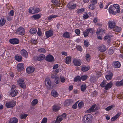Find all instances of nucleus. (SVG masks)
I'll list each match as a JSON object with an SVG mask.
<instances>
[{
  "label": "nucleus",
  "instance_id": "f257e3e1",
  "mask_svg": "<svg viewBox=\"0 0 123 123\" xmlns=\"http://www.w3.org/2000/svg\"><path fill=\"white\" fill-rule=\"evenodd\" d=\"M83 118L84 123H91L92 116L91 114L86 115L84 116Z\"/></svg>",
  "mask_w": 123,
  "mask_h": 123
},
{
  "label": "nucleus",
  "instance_id": "f03ea898",
  "mask_svg": "<svg viewBox=\"0 0 123 123\" xmlns=\"http://www.w3.org/2000/svg\"><path fill=\"white\" fill-rule=\"evenodd\" d=\"M40 10L39 8L33 6L30 7L28 9V11L30 13L34 14L38 13Z\"/></svg>",
  "mask_w": 123,
  "mask_h": 123
},
{
  "label": "nucleus",
  "instance_id": "7ed1b4c3",
  "mask_svg": "<svg viewBox=\"0 0 123 123\" xmlns=\"http://www.w3.org/2000/svg\"><path fill=\"white\" fill-rule=\"evenodd\" d=\"M45 83L48 90L52 89L53 88V87L51 86L50 80L49 79L47 78L45 79Z\"/></svg>",
  "mask_w": 123,
  "mask_h": 123
},
{
  "label": "nucleus",
  "instance_id": "20e7f679",
  "mask_svg": "<svg viewBox=\"0 0 123 123\" xmlns=\"http://www.w3.org/2000/svg\"><path fill=\"white\" fill-rule=\"evenodd\" d=\"M76 7V4L72 2H69L67 5V7L68 9L70 10L75 9Z\"/></svg>",
  "mask_w": 123,
  "mask_h": 123
},
{
  "label": "nucleus",
  "instance_id": "39448f33",
  "mask_svg": "<svg viewBox=\"0 0 123 123\" xmlns=\"http://www.w3.org/2000/svg\"><path fill=\"white\" fill-rule=\"evenodd\" d=\"M20 54L21 55L25 58H27L28 56L27 51L24 49H22L20 51Z\"/></svg>",
  "mask_w": 123,
  "mask_h": 123
},
{
  "label": "nucleus",
  "instance_id": "423d86ee",
  "mask_svg": "<svg viewBox=\"0 0 123 123\" xmlns=\"http://www.w3.org/2000/svg\"><path fill=\"white\" fill-rule=\"evenodd\" d=\"M15 105V104L13 101L8 102L6 104V107L8 108L13 107Z\"/></svg>",
  "mask_w": 123,
  "mask_h": 123
},
{
  "label": "nucleus",
  "instance_id": "0eeeda50",
  "mask_svg": "<svg viewBox=\"0 0 123 123\" xmlns=\"http://www.w3.org/2000/svg\"><path fill=\"white\" fill-rule=\"evenodd\" d=\"M74 65L76 66H78L81 65V61L78 59H74L73 60Z\"/></svg>",
  "mask_w": 123,
  "mask_h": 123
},
{
  "label": "nucleus",
  "instance_id": "6e6552de",
  "mask_svg": "<svg viewBox=\"0 0 123 123\" xmlns=\"http://www.w3.org/2000/svg\"><path fill=\"white\" fill-rule=\"evenodd\" d=\"M46 61L49 62H52L54 61V57L50 55H47L45 58Z\"/></svg>",
  "mask_w": 123,
  "mask_h": 123
},
{
  "label": "nucleus",
  "instance_id": "1a4fd4ad",
  "mask_svg": "<svg viewBox=\"0 0 123 123\" xmlns=\"http://www.w3.org/2000/svg\"><path fill=\"white\" fill-rule=\"evenodd\" d=\"M9 42L12 44H17L19 43V40L18 39L15 38L10 39L9 40Z\"/></svg>",
  "mask_w": 123,
  "mask_h": 123
},
{
  "label": "nucleus",
  "instance_id": "9d476101",
  "mask_svg": "<svg viewBox=\"0 0 123 123\" xmlns=\"http://www.w3.org/2000/svg\"><path fill=\"white\" fill-rule=\"evenodd\" d=\"M108 25L110 29L114 28L115 26V23L114 21H109L108 22Z\"/></svg>",
  "mask_w": 123,
  "mask_h": 123
},
{
  "label": "nucleus",
  "instance_id": "9b49d317",
  "mask_svg": "<svg viewBox=\"0 0 123 123\" xmlns=\"http://www.w3.org/2000/svg\"><path fill=\"white\" fill-rule=\"evenodd\" d=\"M18 83L19 85L22 88H23L25 86V85L24 82V80L20 79L18 81Z\"/></svg>",
  "mask_w": 123,
  "mask_h": 123
},
{
  "label": "nucleus",
  "instance_id": "f8f14e48",
  "mask_svg": "<svg viewBox=\"0 0 123 123\" xmlns=\"http://www.w3.org/2000/svg\"><path fill=\"white\" fill-rule=\"evenodd\" d=\"M98 49L99 51L101 52H104L106 49V47L104 45H102L99 46Z\"/></svg>",
  "mask_w": 123,
  "mask_h": 123
},
{
  "label": "nucleus",
  "instance_id": "ddd939ff",
  "mask_svg": "<svg viewBox=\"0 0 123 123\" xmlns=\"http://www.w3.org/2000/svg\"><path fill=\"white\" fill-rule=\"evenodd\" d=\"M60 107L58 104L54 105L52 107V110L55 112H56L60 110Z\"/></svg>",
  "mask_w": 123,
  "mask_h": 123
},
{
  "label": "nucleus",
  "instance_id": "4468645a",
  "mask_svg": "<svg viewBox=\"0 0 123 123\" xmlns=\"http://www.w3.org/2000/svg\"><path fill=\"white\" fill-rule=\"evenodd\" d=\"M17 69L18 71H21L23 70L24 68L23 64L22 63H21L18 64L17 66Z\"/></svg>",
  "mask_w": 123,
  "mask_h": 123
},
{
  "label": "nucleus",
  "instance_id": "2eb2a0df",
  "mask_svg": "<svg viewBox=\"0 0 123 123\" xmlns=\"http://www.w3.org/2000/svg\"><path fill=\"white\" fill-rule=\"evenodd\" d=\"M73 103L72 101L70 99L66 100L64 102V105L65 106H68Z\"/></svg>",
  "mask_w": 123,
  "mask_h": 123
},
{
  "label": "nucleus",
  "instance_id": "dca6fc26",
  "mask_svg": "<svg viewBox=\"0 0 123 123\" xmlns=\"http://www.w3.org/2000/svg\"><path fill=\"white\" fill-rule=\"evenodd\" d=\"M18 93V92L16 89H12L10 92V94L13 97L16 96Z\"/></svg>",
  "mask_w": 123,
  "mask_h": 123
},
{
  "label": "nucleus",
  "instance_id": "f3484780",
  "mask_svg": "<svg viewBox=\"0 0 123 123\" xmlns=\"http://www.w3.org/2000/svg\"><path fill=\"white\" fill-rule=\"evenodd\" d=\"M35 68L33 67H29L27 68L26 69V71L28 74L32 73L34 71Z\"/></svg>",
  "mask_w": 123,
  "mask_h": 123
},
{
  "label": "nucleus",
  "instance_id": "a211bd4d",
  "mask_svg": "<svg viewBox=\"0 0 123 123\" xmlns=\"http://www.w3.org/2000/svg\"><path fill=\"white\" fill-rule=\"evenodd\" d=\"M41 14H37L34 15L31 17V18L35 20H37L40 18L42 16Z\"/></svg>",
  "mask_w": 123,
  "mask_h": 123
},
{
  "label": "nucleus",
  "instance_id": "6ab92c4d",
  "mask_svg": "<svg viewBox=\"0 0 123 123\" xmlns=\"http://www.w3.org/2000/svg\"><path fill=\"white\" fill-rule=\"evenodd\" d=\"M58 17V15H51L48 16V18L47 20L49 22H50L53 19V18Z\"/></svg>",
  "mask_w": 123,
  "mask_h": 123
},
{
  "label": "nucleus",
  "instance_id": "aec40b11",
  "mask_svg": "<svg viewBox=\"0 0 123 123\" xmlns=\"http://www.w3.org/2000/svg\"><path fill=\"white\" fill-rule=\"evenodd\" d=\"M112 82H110L105 86L104 88L106 90H108L112 87Z\"/></svg>",
  "mask_w": 123,
  "mask_h": 123
},
{
  "label": "nucleus",
  "instance_id": "412c9836",
  "mask_svg": "<svg viewBox=\"0 0 123 123\" xmlns=\"http://www.w3.org/2000/svg\"><path fill=\"white\" fill-rule=\"evenodd\" d=\"M113 8L112 5H111L109 8V12L110 14H112L114 15L116 14L117 12L116 11H114L112 9Z\"/></svg>",
  "mask_w": 123,
  "mask_h": 123
},
{
  "label": "nucleus",
  "instance_id": "4be33fe9",
  "mask_svg": "<svg viewBox=\"0 0 123 123\" xmlns=\"http://www.w3.org/2000/svg\"><path fill=\"white\" fill-rule=\"evenodd\" d=\"M113 8L114 7L116 9V12L117 13H119L120 12V7L119 5L117 4H114L112 6Z\"/></svg>",
  "mask_w": 123,
  "mask_h": 123
},
{
  "label": "nucleus",
  "instance_id": "5701e85b",
  "mask_svg": "<svg viewBox=\"0 0 123 123\" xmlns=\"http://www.w3.org/2000/svg\"><path fill=\"white\" fill-rule=\"evenodd\" d=\"M45 34L46 37L48 38L52 36L53 33V31H46Z\"/></svg>",
  "mask_w": 123,
  "mask_h": 123
},
{
  "label": "nucleus",
  "instance_id": "b1692460",
  "mask_svg": "<svg viewBox=\"0 0 123 123\" xmlns=\"http://www.w3.org/2000/svg\"><path fill=\"white\" fill-rule=\"evenodd\" d=\"M15 58L16 60L19 62H21L22 60L21 56L18 54L16 55L15 56Z\"/></svg>",
  "mask_w": 123,
  "mask_h": 123
},
{
  "label": "nucleus",
  "instance_id": "393cba45",
  "mask_svg": "<svg viewBox=\"0 0 123 123\" xmlns=\"http://www.w3.org/2000/svg\"><path fill=\"white\" fill-rule=\"evenodd\" d=\"M113 74L111 72H110L108 74L105 76L106 79L108 80H110L112 79Z\"/></svg>",
  "mask_w": 123,
  "mask_h": 123
},
{
  "label": "nucleus",
  "instance_id": "a878e982",
  "mask_svg": "<svg viewBox=\"0 0 123 123\" xmlns=\"http://www.w3.org/2000/svg\"><path fill=\"white\" fill-rule=\"evenodd\" d=\"M6 20L5 18H1L0 20V26L1 27L4 25L6 23Z\"/></svg>",
  "mask_w": 123,
  "mask_h": 123
},
{
  "label": "nucleus",
  "instance_id": "bb28decb",
  "mask_svg": "<svg viewBox=\"0 0 123 123\" xmlns=\"http://www.w3.org/2000/svg\"><path fill=\"white\" fill-rule=\"evenodd\" d=\"M114 66L115 68H119L121 66V64L120 62L118 61H115L113 62Z\"/></svg>",
  "mask_w": 123,
  "mask_h": 123
},
{
  "label": "nucleus",
  "instance_id": "cd10ccee",
  "mask_svg": "<svg viewBox=\"0 0 123 123\" xmlns=\"http://www.w3.org/2000/svg\"><path fill=\"white\" fill-rule=\"evenodd\" d=\"M18 121V119L16 117H13L11 119L9 123H17Z\"/></svg>",
  "mask_w": 123,
  "mask_h": 123
},
{
  "label": "nucleus",
  "instance_id": "c85d7f7f",
  "mask_svg": "<svg viewBox=\"0 0 123 123\" xmlns=\"http://www.w3.org/2000/svg\"><path fill=\"white\" fill-rule=\"evenodd\" d=\"M51 94L52 96L54 97H58V94L57 92L54 90H53L51 92Z\"/></svg>",
  "mask_w": 123,
  "mask_h": 123
},
{
  "label": "nucleus",
  "instance_id": "c756f323",
  "mask_svg": "<svg viewBox=\"0 0 123 123\" xmlns=\"http://www.w3.org/2000/svg\"><path fill=\"white\" fill-rule=\"evenodd\" d=\"M45 55L43 54L40 55L39 56L37 57V60L39 61H42L45 58Z\"/></svg>",
  "mask_w": 123,
  "mask_h": 123
},
{
  "label": "nucleus",
  "instance_id": "7c9ffc66",
  "mask_svg": "<svg viewBox=\"0 0 123 123\" xmlns=\"http://www.w3.org/2000/svg\"><path fill=\"white\" fill-rule=\"evenodd\" d=\"M63 118L62 116H59L56 119L55 123H60L61 122Z\"/></svg>",
  "mask_w": 123,
  "mask_h": 123
},
{
  "label": "nucleus",
  "instance_id": "2f4dec72",
  "mask_svg": "<svg viewBox=\"0 0 123 123\" xmlns=\"http://www.w3.org/2000/svg\"><path fill=\"white\" fill-rule=\"evenodd\" d=\"M116 85L117 86H123V79L121 81H118L116 83Z\"/></svg>",
  "mask_w": 123,
  "mask_h": 123
},
{
  "label": "nucleus",
  "instance_id": "473e14b6",
  "mask_svg": "<svg viewBox=\"0 0 123 123\" xmlns=\"http://www.w3.org/2000/svg\"><path fill=\"white\" fill-rule=\"evenodd\" d=\"M89 17V16L86 12H85L84 13L82 16V18L83 19L85 20L87 18Z\"/></svg>",
  "mask_w": 123,
  "mask_h": 123
},
{
  "label": "nucleus",
  "instance_id": "72a5a7b5",
  "mask_svg": "<svg viewBox=\"0 0 123 123\" xmlns=\"http://www.w3.org/2000/svg\"><path fill=\"white\" fill-rule=\"evenodd\" d=\"M86 87L87 86L85 84H83L81 86V90L83 92H84L86 89Z\"/></svg>",
  "mask_w": 123,
  "mask_h": 123
},
{
  "label": "nucleus",
  "instance_id": "f704fd0d",
  "mask_svg": "<svg viewBox=\"0 0 123 123\" xmlns=\"http://www.w3.org/2000/svg\"><path fill=\"white\" fill-rule=\"evenodd\" d=\"M70 34L69 32H65L63 34V37L65 38H69L70 37Z\"/></svg>",
  "mask_w": 123,
  "mask_h": 123
},
{
  "label": "nucleus",
  "instance_id": "c9c22d12",
  "mask_svg": "<svg viewBox=\"0 0 123 123\" xmlns=\"http://www.w3.org/2000/svg\"><path fill=\"white\" fill-rule=\"evenodd\" d=\"M81 80V78L80 76H78L75 77L74 79V81L75 82H78L80 81Z\"/></svg>",
  "mask_w": 123,
  "mask_h": 123
},
{
  "label": "nucleus",
  "instance_id": "e433bc0d",
  "mask_svg": "<svg viewBox=\"0 0 123 123\" xmlns=\"http://www.w3.org/2000/svg\"><path fill=\"white\" fill-rule=\"evenodd\" d=\"M115 105H113L111 106H109L107 108H105V110L106 111H108L111 110V109L115 107Z\"/></svg>",
  "mask_w": 123,
  "mask_h": 123
},
{
  "label": "nucleus",
  "instance_id": "4c0bfd02",
  "mask_svg": "<svg viewBox=\"0 0 123 123\" xmlns=\"http://www.w3.org/2000/svg\"><path fill=\"white\" fill-rule=\"evenodd\" d=\"M95 5L91 3L89 6V9L92 10H93L95 9Z\"/></svg>",
  "mask_w": 123,
  "mask_h": 123
},
{
  "label": "nucleus",
  "instance_id": "58836bf2",
  "mask_svg": "<svg viewBox=\"0 0 123 123\" xmlns=\"http://www.w3.org/2000/svg\"><path fill=\"white\" fill-rule=\"evenodd\" d=\"M90 69L89 67H83L82 68L81 70L83 72L89 70Z\"/></svg>",
  "mask_w": 123,
  "mask_h": 123
},
{
  "label": "nucleus",
  "instance_id": "ea45409f",
  "mask_svg": "<svg viewBox=\"0 0 123 123\" xmlns=\"http://www.w3.org/2000/svg\"><path fill=\"white\" fill-rule=\"evenodd\" d=\"M71 58L70 57H67L66 59V63L67 64H69L71 62Z\"/></svg>",
  "mask_w": 123,
  "mask_h": 123
},
{
  "label": "nucleus",
  "instance_id": "a19ab883",
  "mask_svg": "<svg viewBox=\"0 0 123 123\" xmlns=\"http://www.w3.org/2000/svg\"><path fill=\"white\" fill-rule=\"evenodd\" d=\"M85 9V8L78 9L77 10V12L78 14L83 12H84Z\"/></svg>",
  "mask_w": 123,
  "mask_h": 123
},
{
  "label": "nucleus",
  "instance_id": "79ce46f5",
  "mask_svg": "<svg viewBox=\"0 0 123 123\" xmlns=\"http://www.w3.org/2000/svg\"><path fill=\"white\" fill-rule=\"evenodd\" d=\"M120 114L118 113L114 117H113L111 119V120L112 121H114L117 118L120 116Z\"/></svg>",
  "mask_w": 123,
  "mask_h": 123
},
{
  "label": "nucleus",
  "instance_id": "37998d69",
  "mask_svg": "<svg viewBox=\"0 0 123 123\" xmlns=\"http://www.w3.org/2000/svg\"><path fill=\"white\" fill-rule=\"evenodd\" d=\"M90 80L91 82H93L96 81V77L95 76H92L91 77Z\"/></svg>",
  "mask_w": 123,
  "mask_h": 123
},
{
  "label": "nucleus",
  "instance_id": "c03bdc74",
  "mask_svg": "<svg viewBox=\"0 0 123 123\" xmlns=\"http://www.w3.org/2000/svg\"><path fill=\"white\" fill-rule=\"evenodd\" d=\"M111 38L110 36L109 35L106 36H105L104 37V40H108L107 42L108 43H109L110 42Z\"/></svg>",
  "mask_w": 123,
  "mask_h": 123
},
{
  "label": "nucleus",
  "instance_id": "a18cd8bd",
  "mask_svg": "<svg viewBox=\"0 0 123 123\" xmlns=\"http://www.w3.org/2000/svg\"><path fill=\"white\" fill-rule=\"evenodd\" d=\"M28 116V115L26 114H23L20 115V118L21 119H25Z\"/></svg>",
  "mask_w": 123,
  "mask_h": 123
},
{
  "label": "nucleus",
  "instance_id": "49530a36",
  "mask_svg": "<svg viewBox=\"0 0 123 123\" xmlns=\"http://www.w3.org/2000/svg\"><path fill=\"white\" fill-rule=\"evenodd\" d=\"M38 101L37 99H35L33 100L31 102V104L32 105H36L38 103Z\"/></svg>",
  "mask_w": 123,
  "mask_h": 123
},
{
  "label": "nucleus",
  "instance_id": "de8ad7c7",
  "mask_svg": "<svg viewBox=\"0 0 123 123\" xmlns=\"http://www.w3.org/2000/svg\"><path fill=\"white\" fill-rule=\"evenodd\" d=\"M88 77L87 75H83L81 76V79L83 81L86 80Z\"/></svg>",
  "mask_w": 123,
  "mask_h": 123
},
{
  "label": "nucleus",
  "instance_id": "09e8293b",
  "mask_svg": "<svg viewBox=\"0 0 123 123\" xmlns=\"http://www.w3.org/2000/svg\"><path fill=\"white\" fill-rule=\"evenodd\" d=\"M106 83V80H103V81L100 84L101 86L103 87H105V85Z\"/></svg>",
  "mask_w": 123,
  "mask_h": 123
},
{
  "label": "nucleus",
  "instance_id": "8fccbe9b",
  "mask_svg": "<svg viewBox=\"0 0 123 123\" xmlns=\"http://www.w3.org/2000/svg\"><path fill=\"white\" fill-rule=\"evenodd\" d=\"M17 34L20 35H23L25 33V31H16Z\"/></svg>",
  "mask_w": 123,
  "mask_h": 123
},
{
  "label": "nucleus",
  "instance_id": "3c124183",
  "mask_svg": "<svg viewBox=\"0 0 123 123\" xmlns=\"http://www.w3.org/2000/svg\"><path fill=\"white\" fill-rule=\"evenodd\" d=\"M86 61L88 62L89 61L90 59L91 58V56L89 54H87L86 55Z\"/></svg>",
  "mask_w": 123,
  "mask_h": 123
},
{
  "label": "nucleus",
  "instance_id": "603ef678",
  "mask_svg": "<svg viewBox=\"0 0 123 123\" xmlns=\"http://www.w3.org/2000/svg\"><path fill=\"white\" fill-rule=\"evenodd\" d=\"M51 2L55 5L57 6L58 4V1L56 0H51Z\"/></svg>",
  "mask_w": 123,
  "mask_h": 123
},
{
  "label": "nucleus",
  "instance_id": "864d4df0",
  "mask_svg": "<svg viewBox=\"0 0 123 123\" xmlns=\"http://www.w3.org/2000/svg\"><path fill=\"white\" fill-rule=\"evenodd\" d=\"M38 51L39 52L41 53H45L46 52V50L43 48H41L38 50Z\"/></svg>",
  "mask_w": 123,
  "mask_h": 123
},
{
  "label": "nucleus",
  "instance_id": "5fc2aeb1",
  "mask_svg": "<svg viewBox=\"0 0 123 123\" xmlns=\"http://www.w3.org/2000/svg\"><path fill=\"white\" fill-rule=\"evenodd\" d=\"M90 2L91 3L96 5L97 3V0H91Z\"/></svg>",
  "mask_w": 123,
  "mask_h": 123
},
{
  "label": "nucleus",
  "instance_id": "6e6d98bb",
  "mask_svg": "<svg viewBox=\"0 0 123 123\" xmlns=\"http://www.w3.org/2000/svg\"><path fill=\"white\" fill-rule=\"evenodd\" d=\"M31 42L32 44H37L38 42L37 40H34L32 39L31 40Z\"/></svg>",
  "mask_w": 123,
  "mask_h": 123
},
{
  "label": "nucleus",
  "instance_id": "4d7b16f0",
  "mask_svg": "<svg viewBox=\"0 0 123 123\" xmlns=\"http://www.w3.org/2000/svg\"><path fill=\"white\" fill-rule=\"evenodd\" d=\"M90 31H84L83 33L85 37L87 36L89 33Z\"/></svg>",
  "mask_w": 123,
  "mask_h": 123
},
{
  "label": "nucleus",
  "instance_id": "13d9d810",
  "mask_svg": "<svg viewBox=\"0 0 123 123\" xmlns=\"http://www.w3.org/2000/svg\"><path fill=\"white\" fill-rule=\"evenodd\" d=\"M25 30L22 27H19L17 31H24Z\"/></svg>",
  "mask_w": 123,
  "mask_h": 123
},
{
  "label": "nucleus",
  "instance_id": "bf43d9fd",
  "mask_svg": "<svg viewBox=\"0 0 123 123\" xmlns=\"http://www.w3.org/2000/svg\"><path fill=\"white\" fill-rule=\"evenodd\" d=\"M88 42L86 41L85 40L84 41V45L86 47H88L89 45L88 44Z\"/></svg>",
  "mask_w": 123,
  "mask_h": 123
},
{
  "label": "nucleus",
  "instance_id": "052dcab7",
  "mask_svg": "<svg viewBox=\"0 0 123 123\" xmlns=\"http://www.w3.org/2000/svg\"><path fill=\"white\" fill-rule=\"evenodd\" d=\"M47 119L46 118H44L41 123H46L47 122Z\"/></svg>",
  "mask_w": 123,
  "mask_h": 123
},
{
  "label": "nucleus",
  "instance_id": "680f3d73",
  "mask_svg": "<svg viewBox=\"0 0 123 123\" xmlns=\"http://www.w3.org/2000/svg\"><path fill=\"white\" fill-rule=\"evenodd\" d=\"M108 53L110 55H111L113 53V51L111 49L109 50L108 52Z\"/></svg>",
  "mask_w": 123,
  "mask_h": 123
},
{
  "label": "nucleus",
  "instance_id": "e2e57ef3",
  "mask_svg": "<svg viewBox=\"0 0 123 123\" xmlns=\"http://www.w3.org/2000/svg\"><path fill=\"white\" fill-rule=\"evenodd\" d=\"M96 106V105H93L91 107L90 109L91 111H93L94 110V109L95 108V107Z\"/></svg>",
  "mask_w": 123,
  "mask_h": 123
},
{
  "label": "nucleus",
  "instance_id": "0e129e2a",
  "mask_svg": "<svg viewBox=\"0 0 123 123\" xmlns=\"http://www.w3.org/2000/svg\"><path fill=\"white\" fill-rule=\"evenodd\" d=\"M83 104V102H80L78 104L79 107L80 108H81Z\"/></svg>",
  "mask_w": 123,
  "mask_h": 123
},
{
  "label": "nucleus",
  "instance_id": "69168bd1",
  "mask_svg": "<svg viewBox=\"0 0 123 123\" xmlns=\"http://www.w3.org/2000/svg\"><path fill=\"white\" fill-rule=\"evenodd\" d=\"M6 18L7 20L9 21H10L12 19V17L11 16H7Z\"/></svg>",
  "mask_w": 123,
  "mask_h": 123
},
{
  "label": "nucleus",
  "instance_id": "338daca9",
  "mask_svg": "<svg viewBox=\"0 0 123 123\" xmlns=\"http://www.w3.org/2000/svg\"><path fill=\"white\" fill-rule=\"evenodd\" d=\"M55 82L56 83L58 84L59 82V79L58 78H55Z\"/></svg>",
  "mask_w": 123,
  "mask_h": 123
},
{
  "label": "nucleus",
  "instance_id": "774afa93",
  "mask_svg": "<svg viewBox=\"0 0 123 123\" xmlns=\"http://www.w3.org/2000/svg\"><path fill=\"white\" fill-rule=\"evenodd\" d=\"M9 13L10 14V15H11V16H13L14 14V12L13 11V10H11L10 11Z\"/></svg>",
  "mask_w": 123,
  "mask_h": 123
}]
</instances>
